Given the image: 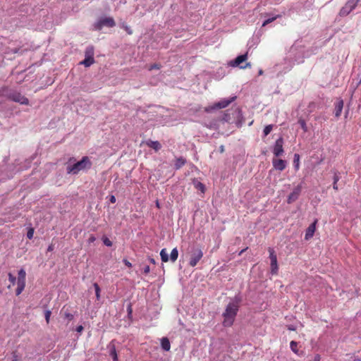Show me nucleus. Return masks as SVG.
<instances>
[{
	"instance_id": "nucleus-36",
	"label": "nucleus",
	"mask_w": 361,
	"mask_h": 361,
	"mask_svg": "<svg viewBox=\"0 0 361 361\" xmlns=\"http://www.w3.org/2000/svg\"><path fill=\"white\" fill-rule=\"evenodd\" d=\"M8 279L12 285H14L16 283V278L11 273L8 274Z\"/></svg>"
},
{
	"instance_id": "nucleus-28",
	"label": "nucleus",
	"mask_w": 361,
	"mask_h": 361,
	"mask_svg": "<svg viewBox=\"0 0 361 361\" xmlns=\"http://www.w3.org/2000/svg\"><path fill=\"white\" fill-rule=\"evenodd\" d=\"M94 290H95V295H96V298L97 300H99L100 298V288L99 286V285L97 283H94Z\"/></svg>"
},
{
	"instance_id": "nucleus-50",
	"label": "nucleus",
	"mask_w": 361,
	"mask_h": 361,
	"mask_svg": "<svg viewBox=\"0 0 361 361\" xmlns=\"http://www.w3.org/2000/svg\"><path fill=\"white\" fill-rule=\"evenodd\" d=\"M94 240H95V238L92 235L89 238V241L90 243L94 242Z\"/></svg>"
},
{
	"instance_id": "nucleus-41",
	"label": "nucleus",
	"mask_w": 361,
	"mask_h": 361,
	"mask_svg": "<svg viewBox=\"0 0 361 361\" xmlns=\"http://www.w3.org/2000/svg\"><path fill=\"white\" fill-rule=\"evenodd\" d=\"M222 120L224 121L228 122L230 121V118L227 114H224Z\"/></svg>"
},
{
	"instance_id": "nucleus-34",
	"label": "nucleus",
	"mask_w": 361,
	"mask_h": 361,
	"mask_svg": "<svg viewBox=\"0 0 361 361\" xmlns=\"http://www.w3.org/2000/svg\"><path fill=\"white\" fill-rule=\"evenodd\" d=\"M33 235H34V228H29V230L27 231V238L28 239H32L33 238Z\"/></svg>"
},
{
	"instance_id": "nucleus-53",
	"label": "nucleus",
	"mask_w": 361,
	"mask_h": 361,
	"mask_svg": "<svg viewBox=\"0 0 361 361\" xmlns=\"http://www.w3.org/2000/svg\"><path fill=\"white\" fill-rule=\"evenodd\" d=\"M262 73H263V71H262V70H260V71H259V75H262Z\"/></svg>"
},
{
	"instance_id": "nucleus-24",
	"label": "nucleus",
	"mask_w": 361,
	"mask_h": 361,
	"mask_svg": "<svg viewBox=\"0 0 361 361\" xmlns=\"http://www.w3.org/2000/svg\"><path fill=\"white\" fill-rule=\"evenodd\" d=\"M290 348L294 353L298 354V343L296 341H292L290 343Z\"/></svg>"
},
{
	"instance_id": "nucleus-8",
	"label": "nucleus",
	"mask_w": 361,
	"mask_h": 361,
	"mask_svg": "<svg viewBox=\"0 0 361 361\" xmlns=\"http://www.w3.org/2000/svg\"><path fill=\"white\" fill-rule=\"evenodd\" d=\"M247 52L245 54L240 55L237 56L234 61H231L230 64L231 66L235 67V66H240V68H250L251 64L250 63H247L245 66H240V64L245 61L247 59Z\"/></svg>"
},
{
	"instance_id": "nucleus-42",
	"label": "nucleus",
	"mask_w": 361,
	"mask_h": 361,
	"mask_svg": "<svg viewBox=\"0 0 361 361\" xmlns=\"http://www.w3.org/2000/svg\"><path fill=\"white\" fill-rule=\"evenodd\" d=\"M83 326L82 325H79L78 326H77L75 331L78 333H81L83 331Z\"/></svg>"
},
{
	"instance_id": "nucleus-30",
	"label": "nucleus",
	"mask_w": 361,
	"mask_h": 361,
	"mask_svg": "<svg viewBox=\"0 0 361 361\" xmlns=\"http://www.w3.org/2000/svg\"><path fill=\"white\" fill-rule=\"evenodd\" d=\"M279 16H276L275 17H273V18H269L266 20L264 21L263 24H262V26L264 27L266 26L267 25L272 23L274 20H275L277 18H279Z\"/></svg>"
},
{
	"instance_id": "nucleus-4",
	"label": "nucleus",
	"mask_w": 361,
	"mask_h": 361,
	"mask_svg": "<svg viewBox=\"0 0 361 361\" xmlns=\"http://www.w3.org/2000/svg\"><path fill=\"white\" fill-rule=\"evenodd\" d=\"M203 257V252L199 247H194L191 251L189 264L190 267H195Z\"/></svg>"
},
{
	"instance_id": "nucleus-12",
	"label": "nucleus",
	"mask_w": 361,
	"mask_h": 361,
	"mask_svg": "<svg viewBox=\"0 0 361 361\" xmlns=\"http://www.w3.org/2000/svg\"><path fill=\"white\" fill-rule=\"evenodd\" d=\"M235 99V97H233L231 99H224L217 103H215L214 105V109H224L227 107L233 100Z\"/></svg>"
},
{
	"instance_id": "nucleus-15",
	"label": "nucleus",
	"mask_w": 361,
	"mask_h": 361,
	"mask_svg": "<svg viewBox=\"0 0 361 361\" xmlns=\"http://www.w3.org/2000/svg\"><path fill=\"white\" fill-rule=\"evenodd\" d=\"M161 346L165 351H169L171 349V343L168 338L164 337L161 339Z\"/></svg>"
},
{
	"instance_id": "nucleus-20",
	"label": "nucleus",
	"mask_w": 361,
	"mask_h": 361,
	"mask_svg": "<svg viewBox=\"0 0 361 361\" xmlns=\"http://www.w3.org/2000/svg\"><path fill=\"white\" fill-rule=\"evenodd\" d=\"M178 257V251L176 247L173 248L170 255V259L172 262H175Z\"/></svg>"
},
{
	"instance_id": "nucleus-3",
	"label": "nucleus",
	"mask_w": 361,
	"mask_h": 361,
	"mask_svg": "<svg viewBox=\"0 0 361 361\" xmlns=\"http://www.w3.org/2000/svg\"><path fill=\"white\" fill-rule=\"evenodd\" d=\"M0 96H5L8 99L15 102L20 103V104H29V100L27 97L22 95L20 92L17 91H11L8 92V88L4 87L0 90Z\"/></svg>"
},
{
	"instance_id": "nucleus-25",
	"label": "nucleus",
	"mask_w": 361,
	"mask_h": 361,
	"mask_svg": "<svg viewBox=\"0 0 361 361\" xmlns=\"http://www.w3.org/2000/svg\"><path fill=\"white\" fill-rule=\"evenodd\" d=\"M17 285H18V287H17V289L16 290V295H19L23 292V290H24L25 284L17 283Z\"/></svg>"
},
{
	"instance_id": "nucleus-1",
	"label": "nucleus",
	"mask_w": 361,
	"mask_h": 361,
	"mask_svg": "<svg viewBox=\"0 0 361 361\" xmlns=\"http://www.w3.org/2000/svg\"><path fill=\"white\" fill-rule=\"evenodd\" d=\"M92 166L90 159L85 156L80 161L75 163L73 165L68 166L66 168L67 173L69 174H78L80 171H85L90 169Z\"/></svg>"
},
{
	"instance_id": "nucleus-10",
	"label": "nucleus",
	"mask_w": 361,
	"mask_h": 361,
	"mask_svg": "<svg viewBox=\"0 0 361 361\" xmlns=\"http://www.w3.org/2000/svg\"><path fill=\"white\" fill-rule=\"evenodd\" d=\"M283 137H279L276 140L275 145L274 146L273 153L276 157L281 156L283 152Z\"/></svg>"
},
{
	"instance_id": "nucleus-27",
	"label": "nucleus",
	"mask_w": 361,
	"mask_h": 361,
	"mask_svg": "<svg viewBox=\"0 0 361 361\" xmlns=\"http://www.w3.org/2000/svg\"><path fill=\"white\" fill-rule=\"evenodd\" d=\"M299 160H300V155L298 154H295V155H294V164H295V168L296 170L299 169V166H300Z\"/></svg>"
},
{
	"instance_id": "nucleus-33",
	"label": "nucleus",
	"mask_w": 361,
	"mask_h": 361,
	"mask_svg": "<svg viewBox=\"0 0 361 361\" xmlns=\"http://www.w3.org/2000/svg\"><path fill=\"white\" fill-rule=\"evenodd\" d=\"M298 123H300L301 128H302V130L306 132L307 130V125H306V123L304 120H299Z\"/></svg>"
},
{
	"instance_id": "nucleus-39",
	"label": "nucleus",
	"mask_w": 361,
	"mask_h": 361,
	"mask_svg": "<svg viewBox=\"0 0 361 361\" xmlns=\"http://www.w3.org/2000/svg\"><path fill=\"white\" fill-rule=\"evenodd\" d=\"M150 271V268L148 265H146L144 268H143V273L145 274H148Z\"/></svg>"
},
{
	"instance_id": "nucleus-22",
	"label": "nucleus",
	"mask_w": 361,
	"mask_h": 361,
	"mask_svg": "<svg viewBox=\"0 0 361 361\" xmlns=\"http://www.w3.org/2000/svg\"><path fill=\"white\" fill-rule=\"evenodd\" d=\"M160 256L163 262H167L169 261V255L166 248H164L160 252Z\"/></svg>"
},
{
	"instance_id": "nucleus-23",
	"label": "nucleus",
	"mask_w": 361,
	"mask_h": 361,
	"mask_svg": "<svg viewBox=\"0 0 361 361\" xmlns=\"http://www.w3.org/2000/svg\"><path fill=\"white\" fill-rule=\"evenodd\" d=\"M195 188L199 190H200L202 193L205 191V186L203 183L200 181H195L194 183Z\"/></svg>"
},
{
	"instance_id": "nucleus-48",
	"label": "nucleus",
	"mask_w": 361,
	"mask_h": 361,
	"mask_svg": "<svg viewBox=\"0 0 361 361\" xmlns=\"http://www.w3.org/2000/svg\"><path fill=\"white\" fill-rule=\"evenodd\" d=\"M149 261L153 264H156V262L154 260V259L152 258V257H149Z\"/></svg>"
},
{
	"instance_id": "nucleus-14",
	"label": "nucleus",
	"mask_w": 361,
	"mask_h": 361,
	"mask_svg": "<svg viewBox=\"0 0 361 361\" xmlns=\"http://www.w3.org/2000/svg\"><path fill=\"white\" fill-rule=\"evenodd\" d=\"M343 107V101L342 99H340L335 106V116L338 118L342 112Z\"/></svg>"
},
{
	"instance_id": "nucleus-47",
	"label": "nucleus",
	"mask_w": 361,
	"mask_h": 361,
	"mask_svg": "<svg viewBox=\"0 0 361 361\" xmlns=\"http://www.w3.org/2000/svg\"><path fill=\"white\" fill-rule=\"evenodd\" d=\"M333 188H334L335 190H338V185H337V183H333Z\"/></svg>"
},
{
	"instance_id": "nucleus-51",
	"label": "nucleus",
	"mask_w": 361,
	"mask_h": 361,
	"mask_svg": "<svg viewBox=\"0 0 361 361\" xmlns=\"http://www.w3.org/2000/svg\"><path fill=\"white\" fill-rule=\"evenodd\" d=\"M246 249H247V248L242 250L240 252L239 255H241L245 252V250Z\"/></svg>"
},
{
	"instance_id": "nucleus-17",
	"label": "nucleus",
	"mask_w": 361,
	"mask_h": 361,
	"mask_svg": "<svg viewBox=\"0 0 361 361\" xmlns=\"http://www.w3.org/2000/svg\"><path fill=\"white\" fill-rule=\"evenodd\" d=\"M186 163V159L182 157H178L175 161L174 167L176 170L180 169Z\"/></svg>"
},
{
	"instance_id": "nucleus-32",
	"label": "nucleus",
	"mask_w": 361,
	"mask_h": 361,
	"mask_svg": "<svg viewBox=\"0 0 361 361\" xmlns=\"http://www.w3.org/2000/svg\"><path fill=\"white\" fill-rule=\"evenodd\" d=\"M51 312L50 310H46L44 312L45 319L47 324L49 323L50 317H51Z\"/></svg>"
},
{
	"instance_id": "nucleus-37",
	"label": "nucleus",
	"mask_w": 361,
	"mask_h": 361,
	"mask_svg": "<svg viewBox=\"0 0 361 361\" xmlns=\"http://www.w3.org/2000/svg\"><path fill=\"white\" fill-rule=\"evenodd\" d=\"M103 243L105 245L108 247L112 246V242L108 238H104L103 239Z\"/></svg>"
},
{
	"instance_id": "nucleus-2",
	"label": "nucleus",
	"mask_w": 361,
	"mask_h": 361,
	"mask_svg": "<svg viewBox=\"0 0 361 361\" xmlns=\"http://www.w3.org/2000/svg\"><path fill=\"white\" fill-rule=\"evenodd\" d=\"M238 311V305L236 303H229L225 312L223 314L224 317L223 325L224 326H231L233 325L235 317Z\"/></svg>"
},
{
	"instance_id": "nucleus-19",
	"label": "nucleus",
	"mask_w": 361,
	"mask_h": 361,
	"mask_svg": "<svg viewBox=\"0 0 361 361\" xmlns=\"http://www.w3.org/2000/svg\"><path fill=\"white\" fill-rule=\"evenodd\" d=\"M25 277H26L25 271L23 269H21L18 271V276L17 283L25 284Z\"/></svg>"
},
{
	"instance_id": "nucleus-35",
	"label": "nucleus",
	"mask_w": 361,
	"mask_h": 361,
	"mask_svg": "<svg viewBox=\"0 0 361 361\" xmlns=\"http://www.w3.org/2000/svg\"><path fill=\"white\" fill-rule=\"evenodd\" d=\"M161 65L158 63H154L152 65H150L148 68L149 71H152L153 69H160Z\"/></svg>"
},
{
	"instance_id": "nucleus-40",
	"label": "nucleus",
	"mask_w": 361,
	"mask_h": 361,
	"mask_svg": "<svg viewBox=\"0 0 361 361\" xmlns=\"http://www.w3.org/2000/svg\"><path fill=\"white\" fill-rule=\"evenodd\" d=\"M123 262L125 264V265L127 266L128 267H129V268L132 267V264L128 260L124 259L123 260Z\"/></svg>"
},
{
	"instance_id": "nucleus-9",
	"label": "nucleus",
	"mask_w": 361,
	"mask_h": 361,
	"mask_svg": "<svg viewBox=\"0 0 361 361\" xmlns=\"http://www.w3.org/2000/svg\"><path fill=\"white\" fill-rule=\"evenodd\" d=\"M302 186L300 185H297L294 189L293 191L288 195L287 199V202L288 204H291L294 202H295L301 192Z\"/></svg>"
},
{
	"instance_id": "nucleus-52",
	"label": "nucleus",
	"mask_w": 361,
	"mask_h": 361,
	"mask_svg": "<svg viewBox=\"0 0 361 361\" xmlns=\"http://www.w3.org/2000/svg\"><path fill=\"white\" fill-rule=\"evenodd\" d=\"M289 330L290 331H295V328L292 327V326H288V328Z\"/></svg>"
},
{
	"instance_id": "nucleus-11",
	"label": "nucleus",
	"mask_w": 361,
	"mask_h": 361,
	"mask_svg": "<svg viewBox=\"0 0 361 361\" xmlns=\"http://www.w3.org/2000/svg\"><path fill=\"white\" fill-rule=\"evenodd\" d=\"M317 221H318V220L315 219L314 221V222L312 223L308 226V228L306 229L305 235V239L306 240H309L310 239H311L313 237L314 232L316 231V225L317 224Z\"/></svg>"
},
{
	"instance_id": "nucleus-55",
	"label": "nucleus",
	"mask_w": 361,
	"mask_h": 361,
	"mask_svg": "<svg viewBox=\"0 0 361 361\" xmlns=\"http://www.w3.org/2000/svg\"><path fill=\"white\" fill-rule=\"evenodd\" d=\"M13 361H16V360H13Z\"/></svg>"
},
{
	"instance_id": "nucleus-46",
	"label": "nucleus",
	"mask_w": 361,
	"mask_h": 361,
	"mask_svg": "<svg viewBox=\"0 0 361 361\" xmlns=\"http://www.w3.org/2000/svg\"><path fill=\"white\" fill-rule=\"evenodd\" d=\"M54 250V245L53 244H51L49 245L48 248H47V251L48 252H51Z\"/></svg>"
},
{
	"instance_id": "nucleus-29",
	"label": "nucleus",
	"mask_w": 361,
	"mask_h": 361,
	"mask_svg": "<svg viewBox=\"0 0 361 361\" xmlns=\"http://www.w3.org/2000/svg\"><path fill=\"white\" fill-rule=\"evenodd\" d=\"M94 56V49L92 47H87L85 50V56Z\"/></svg>"
},
{
	"instance_id": "nucleus-44",
	"label": "nucleus",
	"mask_w": 361,
	"mask_h": 361,
	"mask_svg": "<svg viewBox=\"0 0 361 361\" xmlns=\"http://www.w3.org/2000/svg\"><path fill=\"white\" fill-rule=\"evenodd\" d=\"M321 356L319 354H317L314 357V361H320Z\"/></svg>"
},
{
	"instance_id": "nucleus-18",
	"label": "nucleus",
	"mask_w": 361,
	"mask_h": 361,
	"mask_svg": "<svg viewBox=\"0 0 361 361\" xmlns=\"http://www.w3.org/2000/svg\"><path fill=\"white\" fill-rule=\"evenodd\" d=\"M94 63V56H86L85 59L80 62L81 64L84 65L85 67H89Z\"/></svg>"
},
{
	"instance_id": "nucleus-49",
	"label": "nucleus",
	"mask_w": 361,
	"mask_h": 361,
	"mask_svg": "<svg viewBox=\"0 0 361 361\" xmlns=\"http://www.w3.org/2000/svg\"><path fill=\"white\" fill-rule=\"evenodd\" d=\"M219 151L221 153H223L224 152V145L220 146Z\"/></svg>"
},
{
	"instance_id": "nucleus-26",
	"label": "nucleus",
	"mask_w": 361,
	"mask_h": 361,
	"mask_svg": "<svg viewBox=\"0 0 361 361\" xmlns=\"http://www.w3.org/2000/svg\"><path fill=\"white\" fill-rule=\"evenodd\" d=\"M273 129V125H268L265 126L263 130L264 135L267 136Z\"/></svg>"
},
{
	"instance_id": "nucleus-43",
	"label": "nucleus",
	"mask_w": 361,
	"mask_h": 361,
	"mask_svg": "<svg viewBox=\"0 0 361 361\" xmlns=\"http://www.w3.org/2000/svg\"><path fill=\"white\" fill-rule=\"evenodd\" d=\"M116 197H115V196H114V195H111V196H110L109 201H110V202H111V203H113V204H114V203H115V202H116Z\"/></svg>"
},
{
	"instance_id": "nucleus-5",
	"label": "nucleus",
	"mask_w": 361,
	"mask_h": 361,
	"mask_svg": "<svg viewBox=\"0 0 361 361\" xmlns=\"http://www.w3.org/2000/svg\"><path fill=\"white\" fill-rule=\"evenodd\" d=\"M116 25V23L113 18L111 17H105L101 18L94 24V29L97 30H101L104 26H106L109 27H113Z\"/></svg>"
},
{
	"instance_id": "nucleus-6",
	"label": "nucleus",
	"mask_w": 361,
	"mask_h": 361,
	"mask_svg": "<svg viewBox=\"0 0 361 361\" xmlns=\"http://www.w3.org/2000/svg\"><path fill=\"white\" fill-rule=\"evenodd\" d=\"M357 1L348 0L344 6H343L340 11L339 15L342 17L348 16L352 11H353L357 6Z\"/></svg>"
},
{
	"instance_id": "nucleus-16",
	"label": "nucleus",
	"mask_w": 361,
	"mask_h": 361,
	"mask_svg": "<svg viewBox=\"0 0 361 361\" xmlns=\"http://www.w3.org/2000/svg\"><path fill=\"white\" fill-rule=\"evenodd\" d=\"M146 144L148 147L154 149L156 152L159 151L161 148V145L158 141L149 140Z\"/></svg>"
},
{
	"instance_id": "nucleus-31",
	"label": "nucleus",
	"mask_w": 361,
	"mask_h": 361,
	"mask_svg": "<svg viewBox=\"0 0 361 361\" xmlns=\"http://www.w3.org/2000/svg\"><path fill=\"white\" fill-rule=\"evenodd\" d=\"M63 315H64L65 319H68V321H69V322L73 320V317H74L73 314H72L71 313H70L68 311L64 312Z\"/></svg>"
},
{
	"instance_id": "nucleus-7",
	"label": "nucleus",
	"mask_w": 361,
	"mask_h": 361,
	"mask_svg": "<svg viewBox=\"0 0 361 361\" xmlns=\"http://www.w3.org/2000/svg\"><path fill=\"white\" fill-rule=\"evenodd\" d=\"M269 258L271 261V272L274 275H276L279 271V267L277 264V257L273 248H269Z\"/></svg>"
},
{
	"instance_id": "nucleus-21",
	"label": "nucleus",
	"mask_w": 361,
	"mask_h": 361,
	"mask_svg": "<svg viewBox=\"0 0 361 361\" xmlns=\"http://www.w3.org/2000/svg\"><path fill=\"white\" fill-rule=\"evenodd\" d=\"M110 356L112 357L113 361H118V355L116 353V350L114 345H112L110 352H109Z\"/></svg>"
},
{
	"instance_id": "nucleus-54",
	"label": "nucleus",
	"mask_w": 361,
	"mask_h": 361,
	"mask_svg": "<svg viewBox=\"0 0 361 361\" xmlns=\"http://www.w3.org/2000/svg\"><path fill=\"white\" fill-rule=\"evenodd\" d=\"M156 205H157V207H159V204L158 201L157 202Z\"/></svg>"
},
{
	"instance_id": "nucleus-13",
	"label": "nucleus",
	"mask_w": 361,
	"mask_h": 361,
	"mask_svg": "<svg viewBox=\"0 0 361 361\" xmlns=\"http://www.w3.org/2000/svg\"><path fill=\"white\" fill-rule=\"evenodd\" d=\"M274 167L279 170V171H283L286 167V161L279 159H273L272 161Z\"/></svg>"
},
{
	"instance_id": "nucleus-38",
	"label": "nucleus",
	"mask_w": 361,
	"mask_h": 361,
	"mask_svg": "<svg viewBox=\"0 0 361 361\" xmlns=\"http://www.w3.org/2000/svg\"><path fill=\"white\" fill-rule=\"evenodd\" d=\"M123 27L128 35L133 34V30L130 29V27H128V25H125L123 26Z\"/></svg>"
},
{
	"instance_id": "nucleus-45",
	"label": "nucleus",
	"mask_w": 361,
	"mask_h": 361,
	"mask_svg": "<svg viewBox=\"0 0 361 361\" xmlns=\"http://www.w3.org/2000/svg\"><path fill=\"white\" fill-rule=\"evenodd\" d=\"M339 180V176L337 174L334 175V183H337Z\"/></svg>"
}]
</instances>
